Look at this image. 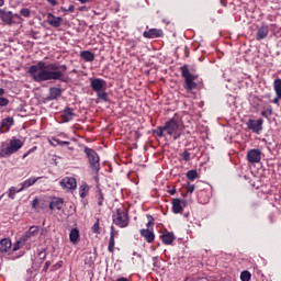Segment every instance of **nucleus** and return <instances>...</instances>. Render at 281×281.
Listing matches in <instances>:
<instances>
[{
  "label": "nucleus",
  "instance_id": "nucleus-32",
  "mask_svg": "<svg viewBox=\"0 0 281 281\" xmlns=\"http://www.w3.org/2000/svg\"><path fill=\"white\" fill-rule=\"evenodd\" d=\"M273 89H274L276 95H278V98H280L281 100V79L274 80Z\"/></svg>",
  "mask_w": 281,
  "mask_h": 281
},
{
  "label": "nucleus",
  "instance_id": "nucleus-18",
  "mask_svg": "<svg viewBox=\"0 0 281 281\" xmlns=\"http://www.w3.org/2000/svg\"><path fill=\"white\" fill-rule=\"evenodd\" d=\"M0 19L7 25H12V11H5L3 9H0Z\"/></svg>",
  "mask_w": 281,
  "mask_h": 281
},
{
  "label": "nucleus",
  "instance_id": "nucleus-50",
  "mask_svg": "<svg viewBox=\"0 0 281 281\" xmlns=\"http://www.w3.org/2000/svg\"><path fill=\"white\" fill-rule=\"evenodd\" d=\"M74 10H75V7H74V4H70L69 7H68V12H74Z\"/></svg>",
  "mask_w": 281,
  "mask_h": 281
},
{
  "label": "nucleus",
  "instance_id": "nucleus-7",
  "mask_svg": "<svg viewBox=\"0 0 281 281\" xmlns=\"http://www.w3.org/2000/svg\"><path fill=\"white\" fill-rule=\"evenodd\" d=\"M262 124H265V121L262 119H258V120L249 119L246 122L247 128L252 133H256L257 135H260V133H262Z\"/></svg>",
  "mask_w": 281,
  "mask_h": 281
},
{
  "label": "nucleus",
  "instance_id": "nucleus-16",
  "mask_svg": "<svg viewBox=\"0 0 281 281\" xmlns=\"http://www.w3.org/2000/svg\"><path fill=\"white\" fill-rule=\"evenodd\" d=\"M64 123L71 122L74 117H76V113H74V109L66 108L60 115Z\"/></svg>",
  "mask_w": 281,
  "mask_h": 281
},
{
  "label": "nucleus",
  "instance_id": "nucleus-15",
  "mask_svg": "<svg viewBox=\"0 0 281 281\" xmlns=\"http://www.w3.org/2000/svg\"><path fill=\"white\" fill-rule=\"evenodd\" d=\"M115 236H117V231H115V226H111V232H110V239H109V246L108 250L110 254H113L115 250Z\"/></svg>",
  "mask_w": 281,
  "mask_h": 281
},
{
  "label": "nucleus",
  "instance_id": "nucleus-56",
  "mask_svg": "<svg viewBox=\"0 0 281 281\" xmlns=\"http://www.w3.org/2000/svg\"><path fill=\"white\" fill-rule=\"evenodd\" d=\"M78 1H80L81 3H89V1L91 0H78Z\"/></svg>",
  "mask_w": 281,
  "mask_h": 281
},
{
  "label": "nucleus",
  "instance_id": "nucleus-22",
  "mask_svg": "<svg viewBox=\"0 0 281 281\" xmlns=\"http://www.w3.org/2000/svg\"><path fill=\"white\" fill-rule=\"evenodd\" d=\"M272 115H273V108L271 106V104L263 102L261 116L269 120V117Z\"/></svg>",
  "mask_w": 281,
  "mask_h": 281
},
{
  "label": "nucleus",
  "instance_id": "nucleus-39",
  "mask_svg": "<svg viewBox=\"0 0 281 281\" xmlns=\"http://www.w3.org/2000/svg\"><path fill=\"white\" fill-rule=\"evenodd\" d=\"M37 258L45 260L47 258V251H45V249H37Z\"/></svg>",
  "mask_w": 281,
  "mask_h": 281
},
{
  "label": "nucleus",
  "instance_id": "nucleus-3",
  "mask_svg": "<svg viewBox=\"0 0 281 281\" xmlns=\"http://www.w3.org/2000/svg\"><path fill=\"white\" fill-rule=\"evenodd\" d=\"M164 130L167 135L175 139V142H177V139L183 135V130H181V125H179V121L176 119H170L167 121L164 125Z\"/></svg>",
  "mask_w": 281,
  "mask_h": 281
},
{
  "label": "nucleus",
  "instance_id": "nucleus-34",
  "mask_svg": "<svg viewBox=\"0 0 281 281\" xmlns=\"http://www.w3.org/2000/svg\"><path fill=\"white\" fill-rule=\"evenodd\" d=\"M53 146H69V142L67 140H60L58 138H53V142H50Z\"/></svg>",
  "mask_w": 281,
  "mask_h": 281
},
{
  "label": "nucleus",
  "instance_id": "nucleus-4",
  "mask_svg": "<svg viewBox=\"0 0 281 281\" xmlns=\"http://www.w3.org/2000/svg\"><path fill=\"white\" fill-rule=\"evenodd\" d=\"M112 221L117 227H128V213H126L124 209H116L115 213L112 215Z\"/></svg>",
  "mask_w": 281,
  "mask_h": 281
},
{
  "label": "nucleus",
  "instance_id": "nucleus-28",
  "mask_svg": "<svg viewBox=\"0 0 281 281\" xmlns=\"http://www.w3.org/2000/svg\"><path fill=\"white\" fill-rule=\"evenodd\" d=\"M78 238H80V231H78V228H72L69 234L70 243H78Z\"/></svg>",
  "mask_w": 281,
  "mask_h": 281
},
{
  "label": "nucleus",
  "instance_id": "nucleus-23",
  "mask_svg": "<svg viewBox=\"0 0 281 281\" xmlns=\"http://www.w3.org/2000/svg\"><path fill=\"white\" fill-rule=\"evenodd\" d=\"M12 249V241L9 238H3L0 240V251L5 254Z\"/></svg>",
  "mask_w": 281,
  "mask_h": 281
},
{
  "label": "nucleus",
  "instance_id": "nucleus-14",
  "mask_svg": "<svg viewBox=\"0 0 281 281\" xmlns=\"http://www.w3.org/2000/svg\"><path fill=\"white\" fill-rule=\"evenodd\" d=\"M38 232H41L38 226H31L29 231L22 235V238L27 243V240H31V238H36Z\"/></svg>",
  "mask_w": 281,
  "mask_h": 281
},
{
  "label": "nucleus",
  "instance_id": "nucleus-20",
  "mask_svg": "<svg viewBox=\"0 0 281 281\" xmlns=\"http://www.w3.org/2000/svg\"><path fill=\"white\" fill-rule=\"evenodd\" d=\"M63 205H65V201L60 198H55L49 203V210L54 212V210H61Z\"/></svg>",
  "mask_w": 281,
  "mask_h": 281
},
{
  "label": "nucleus",
  "instance_id": "nucleus-5",
  "mask_svg": "<svg viewBox=\"0 0 281 281\" xmlns=\"http://www.w3.org/2000/svg\"><path fill=\"white\" fill-rule=\"evenodd\" d=\"M85 154L88 157V161L90 164V168L95 172H100V156L92 148L86 147Z\"/></svg>",
  "mask_w": 281,
  "mask_h": 281
},
{
  "label": "nucleus",
  "instance_id": "nucleus-53",
  "mask_svg": "<svg viewBox=\"0 0 281 281\" xmlns=\"http://www.w3.org/2000/svg\"><path fill=\"white\" fill-rule=\"evenodd\" d=\"M115 281H128V279L122 277V278L116 279Z\"/></svg>",
  "mask_w": 281,
  "mask_h": 281
},
{
  "label": "nucleus",
  "instance_id": "nucleus-25",
  "mask_svg": "<svg viewBox=\"0 0 281 281\" xmlns=\"http://www.w3.org/2000/svg\"><path fill=\"white\" fill-rule=\"evenodd\" d=\"M63 95V90L57 87L49 88L48 100H58Z\"/></svg>",
  "mask_w": 281,
  "mask_h": 281
},
{
  "label": "nucleus",
  "instance_id": "nucleus-27",
  "mask_svg": "<svg viewBox=\"0 0 281 281\" xmlns=\"http://www.w3.org/2000/svg\"><path fill=\"white\" fill-rule=\"evenodd\" d=\"M161 240L164 245H172L175 241V234L172 233H165L161 235Z\"/></svg>",
  "mask_w": 281,
  "mask_h": 281
},
{
  "label": "nucleus",
  "instance_id": "nucleus-33",
  "mask_svg": "<svg viewBox=\"0 0 281 281\" xmlns=\"http://www.w3.org/2000/svg\"><path fill=\"white\" fill-rule=\"evenodd\" d=\"M97 98L103 102H109V93L104 89L97 91Z\"/></svg>",
  "mask_w": 281,
  "mask_h": 281
},
{
  "label": "nucleus",
  "instance_id": "nucleus-12",
  "mask_svg": "<svg viewBox=\"0 0 281 281\" xmlns=\"http://www.w3.org/2000/svg\"><path fill=\"white\" fill-rule=\"evenodd\" d=\"M46 22L48 25H52V27H58L59 25H63V18L54 15V13H48Z\"/></svg>",
  "mask_w": 281,
  "mask_h": 281
},
{
  "label": "nucleus",
  "instance_id": "nucleus-45",
  "mask_svg": "<svg viewBox=\"0 0 281 281\" xmlns=\"http://www.w3.org/2000/svg\"><path fill=\"white\" fill-rule=\"evenodd\" d=\"M37 206H38V199L35 198V199L33 200L32 207H33V210H36Z\"/></svg>",
  "mask_w": 281,
  "mask_h": 281
},
{
  "label": "nucleus",
  "instance_id": "nucleus-6",
  "mask_svg": "<svg viewBox=\"0 0 281 281\" xmlns=\"http://www.w3.org/2000/svg\"><path fill=\"white\" fill-rule=\"evenodd\" d=\"M181 74L184 78V89L187 91H192V89H196V82H194V76L190 74V69H188V66L181 67Z\"/></svg>",
  "mask_w": 281,
  "mask_h": 281
},
{
  "label": "nucleus",
  "instance_id": "nucleus-51",
  "mask_svg": "<svg viewBox=\"0 0 281 281\" xmlns=\"http://www.w3.org/2000/svg\"><path fill=\"white\" fill-rule=\"evenodd\" d=\"M0 95H5V89L0 88Z\"/></svg>",
  "mask_w": 281,
  "mask_h": 281
},
{
  "label": "nucleus",
  "instance_id": "nucleus-17",
  "mask_svg": "<svg viewBox=\"0 0 281 281\" xmlns=\"http://www.w3.org/2000/svg\"><path fill=\"white\" fill-rule=\"evenodd\" d=\"M38 179H41V177H31L26 180H24L23 182H21L20 186V190H27V188H32V186H34L36 183V181H38Z\"/></svg>",
  "mask_w": 281,
  "mask_h": 281
},
{
  "label": "nucleus",
  "instance_id": "nucleus-40",
  "mask_svg": "<svg viewBox=\"0 0 281 281\" xmlns=\"http://www.w3.org/2000/svg\"><path fill=\"white\" fill-rule=\"evenodd\" d=\"M20 14L24 16V19H30V15L32 14V12L30 11V9L23 8L20 10Z\"/></svg>",
  "mask_w": 281,
  "mask_h": 281
},
{
  "label": "nucleus",
  "instance_id": "nucleus-37",
  "mask_svg": "<svg viewBox=\"0 0 281 281\" xmlns=\"http://www.w3.org/2000/svg\"><path fill=\"white\" fill-rule=\"evenodd\" d=\"M164 132H166V130L164 128V126H158L156 130H154V135H156V137H164Z\"/></svg>",
  "mask_w": 281,
  "mask_h": 281
},
{
  "label": "nucleus",
  "instance_id": "nucleus-26",
  "mask_svg": "<svg viewBox=\"0 0 281 281\" xmlns=\"http://www.w3.org/2000/svg\"><path fill=\"white\" fill-rule=\"evenodd\" d=\"M80 56L86 63H93L95 60V55L91 50L80 52Z\"/></svg>",
  "mask_w": 281,
  "mask_h": 281
},
{
  "label": "nucleus",
  "instance_id": "nucleus-30",
  "mask_svg": "<svg viewBox=\"0 0 281 281\" xmlns=\"http://www.w3.org/2000/svg\"><path fill=\"white\" fill-rule=\"evenodd\" d=\"M87 194H89V184L83 182L79 189V195L81 196V199H85Z\"/></svg>",
  "mask_w": 281,
  "mask_h": 281
},
{
  "label": "nucleus",
  "instance_id": "nucleus-24",
  "mask_svg": "<svg viewBox=\"0 0 281 281\" xmlns=\"http://www.w3.org/2000/svg\"><path fill=\"white\" fill-rule=\"evenodd\" d=\"M140 236H143L147 243H153L155 240V233L150 229H140Z\"/></svg>",
  "mask_w": 281,
  "mask_h": 281
},
{
  "label": "nucleus",
  "instance_id": "nucleus-38",
  "mask_svg": "<svg viewBox=\"0 0 281 281\" xmlns=\"http://www.w3.org/2000/svg\"><path fill=\"white\" fill-rule=\"evenodd\" d=\"M97 199H98V205H104V194L102 193V190L98 191Z\"/></svg>",
  "mask_w": 281,
  "mask_h": 281
},
{
  "label": "nucleus",
  "instance_id": "nucleus-10",
  "mask_svg": "<svg viewBox=\"0 0 281 281\" xmlns=\"http://www.w3.org/2000/svg\"><path fill=\"white\" fill-rule=\"evenodd\" d=\"M90 87L95 92L104 91V89H106V81L104 79H100V78L91 79Z\"/></svg>",
  "mask_w": 281,
  "mask_h": 281
},
{
  "label": "nucleus",
  "instance_id": "nucleus-19",
  "mask_svg": "<svg viewBox=\"0 0 281 281\" xmlns=\"http://www.w3.org/2000/svg\"><path fill=\"white\" fill-rule=\"evenodd\" d=\"M269 36V26L262 25L258 29L256 38L257 41H265Z\"/></svg>",
  "mask_w": 281,
  "mask_h": 281
},
{
  "label": "nucleus",
  "instance_id": "nucleus-9",
  "mask_svg": "<svg viewBox=\"0 0 281 281\" xmlns=\"http://www.w3.org/2000/svg\"><path fill=\"white\" fill-rule=\"evenodd\" d=\"M262 159V151L260 149H249L247 153V161L249 164H260Z\"/></svg>",
  "mask_w": 281,
  "mask_h": 281
},
{
  "label": "nucleus",
  "instance_id": "nucleus-8",
  "mask_svg": "<svg viewBox=\"0 0 281 281\" xmlns=\"http://www.w3.org/2000/svg\"><path fill=\"white\" fill-rule=\"evenodd\" d=\"M59 183L66 192H74V190L78 188V182L76 181V178L72 177H65Z\"/></svg>",
  "mask_w": 281,
  "mask_h": 281
},
{
  "label": "nucleus",
  "instance_id": "nucleus-52",
  "mask_svg": "<svg viewBox=\"0 0 281 281\" xmlns=\"http://www.w3.org/2000/svg\"><path fill=\"white\" fill-rule=\"evenodd\" d=\"M26 157H30V153L29 151L23 154L22 159H25Z\"/></svg>",
  "mask_w": 281,
  "mask_h": 281
},
{
  "label": "nucleus",
  "instance_id": "nucleus-31",
  "mask_svg": "<svg viewBox=\"0 0 281 281\" xmlns=\"http://www.w3.org/2000/svg\"><path fill=\"white\" fill-rule=\"evenodd\" d=\"M19 192H23V190H21V187L19 189H16L15 187H11L8 191L9 199L14 200Z\"/></svg>",
  "mask_w": 281,
  "mask_h": 281
},
{
  "label": "nucleus",
  "instance_id": "nucleus-44",
  "mask_svg": "<svg viewBox=\"0 0 281 281\" xmlns=\"http://www.w3.org/2000/svg\"><path fill=\"white\" fill-rule=\"evenodd\" d=\"M194 188H195L194 184H190V183H189V184L187 186V191L189 192V194H192V192H194Z\"/></svg>",
  "mask_w": 281,
  "mask_h": 281
},
{
  "label": "nucleus",
  "instance_id": "nucleus-55",
  "mask_svg": "<svg viewBox=\"0 0 281 281\" xmlns=\"http://www.w3.org/2000/svg\"><path fill=\"white\" fill-rule=\"evenodd\" d=\"M5 4L4 0H0V8H3V5Z\"/></svg>",
  "mask_w": 281,
  "mask_h": 281
},
{
  "label": "nucleus",
  "instance_id": "nucleus-41",
  "mask_svg": "<svg viewBox=\"0 0 281 281\" xmlns=\"http://www.w3.org/2000/svg\"><path fill=\"white\" fill-rule=\"evenodd\" d=\"M10 101L7 98L0 97V106H8Z\"/></svg>",
  "mask_w": 281,
  "mask_h": 281
},
{
  "label": "nucleus",
  "instance_id": "nucleus-1",
  "mask_svg": "<svg viewBox=\"0 0 281 281\" xmlns=\"http://www.w3.org/2000/svg\"><path fill=\"white\" fill-rule=\"evenodd\" d=\"M65 71H67L66 65L43 60L37 61V64L29 68V74L34 82H47L49 80L65 82Z\"/></svg>",
  "mask_w": 281,
  "mask_h": 281
},
{
  "label": "nucleus",
  "instance_id": "nucleus-2",
  "mask_svg": "<svg viewBox=\"0 0 281 281\" xmlns=\"http://www.w3.org/2000/svg\"><path fill=\"white\" fill-rule=\"evenodd\" d=\"M24 142L20 138L12 137L9 143L2 142L0 145V159H8V157H12L14 153H19L22 146H24Z\"/></svg>",
  "mask_w": 281,
  "mask_h": 281
},
{
  "label": "nucleus",
  "instance_id": "nucleus-42",
  "mask_svg": "<svg viewBox=\"0 0 281 281\" xmlns=\"http://www.w3.org/2000/svg\"><path fill=\"white\" fill-rule=\"evenodd\" d=\"M181 159L183 161H190V153L189 151H183L181 155Z\"/></svg>",
  "mask_w": 281,
  "mask_h": 281
},
{
  "label": "nucleus",
  "instance_id": "nucleus-29",
  "mask_svg": "<svg viewBox=\"0 0 281 281\" xmlns=\"http://www.w3.org/2000/svg\"><path fill=\"white\" fill-rule=\"evenodd\" d=\"M25 243H27L23 236L16 240V243L13 244L12 251H19V249H22V247H25Z\"/></svg>",
  "mask_w": 281,
  "mask_h": 281
},
{
  "label": "nucleus",
  "instance_id": "nucleus-48",
  "mask_svg": "<svg viewBox=\"0 0 281 281\" xmlns=\"http://www.w3.org/2000/svg\"><path fill=\"white\" fill-rule=\"evenodd\" d=\"M273 104H280V98L278 95L272 100Z\"/></svg>",
  "mask_w": 281,
  "mask_h": 281
},
{
  "label": "nucleus",
  "instance_id": "nucleus-36",
  "mask_svg": "<svg viewBox=\"0 0 281 281\" xmlns=\"http://www.w3.org/2000/svg\"><path fill=\"white\" fill-rule=\"evenodd\" d=\"M240 280L241 281H249V280H251V272L247 271V270L243 271L240 273Z\"/></svg>",
  "mask_w": 281,
  "mask_h": 281
},
{
  "label": "nucleus",
  "instance_id": "nucleus-57",
  "mask_svg": "<svg viewBox=\"0 0 281 281\" xmlns=\"http://www.w3.org/2000/svg\"><path fill=\"white\" fill-rule=\"evenodd\" d=\"M15 16H18V19H20L19 14H15Z\"/></svg>",
  "mask_w": 281,
  "mask_h": 281
},
{
  "label": "nucleus",
  "instance_id": "nucleus-54",
  "mask_svg": "<svg viewBox=\"0 0 281 281\" xmlns=\"http://www.w3.org/2000/svg\"><path fill=\"white\" fill-rule=\"evenodd\" d=\"M176 192H177V191H176L175 189L169 190V194H171V195H175Z\"/></svg>",
  "mask_w": 281,
  "mask_h": 281
},
{
  "label": "nucleus",
  "instance_id": "nucleus-13",
  "mask_svg": "<svg viewBox=\"0 0 281 281\" xmlns=\"http://www.w3.org/2000/svg\"><path fill=\"white\" fill-rule=\"evenodd\" d=\"M14 125V119L12 116H8L2 120L0 131L1 133H8L10 128Z\"/></svg>",
  "mask_w": 281,
  "mask_h": 281
},
{
  "label": "nucleus",
  "instance_id": "nucleus-49",
  "mask_svg": "<svg viewBox=\"0 0 281 281\" xmlns=\"http://www.w3.org/2000/svg\"><path fill=\"white\" fill-rule=\"evenodd\" d=\"M47 1H48V3H50V5H56V3H58L57 0H47Z\"/></svg>",
  "mask_w": 281,
  "mask_h": 281
},
{
  "label": "nucleus",
  "instance_id": "nucleus-43",
  "mask_svg": "<svg viewBox=\"0 0 281 281\" xmlns=\"http://www.w3.org/2000/svg\"><path fill=\"white\" fill-rule=\"evenodd\" d=\"M92 232L98 234L100 232V222H95L92 226Z\"/></svg>",
  "mask_w": 281,
  "mask_h": 281
},
{
  "label": "nucleus",
  "instance_id": "nucleus-46",
  "mask_svg": "<svg viewBox=\"0 0 281 281\" xmlns=\"http://www.w3.org/2000/svg\"><path fill=\"white\" fill-rule=\"evenodd\" d=\"M49 267H52V262L46 261L44 265V271H47V269H49Z\"/></svg>",
  "mask_w": 281,
  "mask_h": 281
},
{
  "label": "nucleus",
  "instance_id": "nucleus-11",
  "mask_svg": "<svg viewBox=\"0 0 281 281\" xmlns=\"http://www.w3.org/2000/svg\"><path fill=\"white\" fill-rule=\"evenodd\" d=\"M144 38H162L164 31L161 29H149L143 33Z\"/></svg>",
  "mask_w": 281,
  "mask_h": 281
},
{
  "label": "nucleus",
  "instance_id": "nucleus-35",
  "mask_svg": "<svg viewBox=\"0 0 281 281\" xmlns=\"http://www.w3.org/2000/svg\"><path fill=\"white\" fill-rule=\"evenodd\" d=\"M199 177V173L196 172V170H189L187 172V179H189V181H194V179H196Z\"/></svg>",
  "mask_w": 281,
  "mask_h": 281
},
{
  "label": "nucleus",
  "instance_id": "nucleus-47",
  "mask_svg": "<svg viewBox=\"0 0 281 281\" xmlns=\"http://www.w3.org/2000/svg\"><path fill=\"white\" fill-rule=\"evenodd\" d=\"M37 147L34 146L31 149L27 150L29 155H32V153H36Z\"/></svg>",
  "mask_w": 281,
  "mask_h": 281
},
{
  "label": "nucleus",
  "instance_id": "nucleus-21",
  "mask_svg": "<svg viewBox=\"0 0 281 281\" xmlns=\"http://www.w3.org/2000/svg\"><path fill=\"white\" fill-rule=\"evenodd\" d=\"M171 203L173 214H181L183 212V202L181 199H173Z\"/></svg>",
  "mask_w": 281,
  "mask_h": 281
}]
</instances>
